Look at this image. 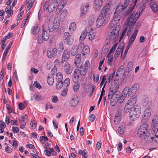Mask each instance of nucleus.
Instances as JSON below:
<instances>
[{"mask_svg": "<svg viewBox=\"0 0 158 158\" xmlns=\"http://www.w3.org/2000/svg\"><path fill=\"white\" fill-rule=\"evenodd\" d=\"M138 19V17H136L135 14L132 13L130 17H128L127 19L125 27L123 30L121 37V40L124 35L128 28L129 27V29H133L134 25Z\"/></svg>", "mask_w": 158, "mask_h": 158, "instance_id": "nucleus-1", "label": "nucleus"}, {"mask_svg": "<svg viewBox=\"0 0 158 158\" xmlns=\"http://www.w3.org/2000/svg\"><path fill=\"white\" fill-rule=\"evenodd\" d=\"M129 116L130 119L134 121L137 119L140 116L141 108L140 106L138 105L133 106L132 108H129L128 110Z\"/></svg>", "mask_w": 158, "mask_h": 158, "instance_id": "nucleus-2", "label": "nucleus"}, {"mask_svg": "<svg viewBox=\"0 0 158 158\" xmlns=\"http://www.w3.org/2000/svg\"><path fill=\"white\" fill-rule=\"evenodd\" d=\"M133 0H126L123 6L126 5V7L122 11V16H126L130 14L133 10L136 4L134 5ZM136 4V3H135Z\"/></svg>", "mask_w": 158, "mask_h": 158, "instance_id": "nucleus-3", "label": "nucleus"}, {"mask_svg": "<svg viewBox=\"0 0 158 158\" xmlns=\"http://www.w3.org/2000/svg\"><path fill=\"white\" fill-rule=\"evenodd\" d=\"M126 6L119 5L117 6L112 20H114L117 23L118 22L121 16H122V11L125 9Z\"/></svg>", "mask_w": 158, "mask_h": 158, "instance_id": "nucleus-4", "label": "nucleus"}, {"mask_svg": "<svg viewBox=\"0 0 158 158\" xmlns=\"http://www.w3.org/2000/svg\"><path fill=\"white\" fill-rule=\"evenodd\" d=\"M148 125L146 123L143 124L138 129L137 133V135L140 138L145 136L148 134Z\"/></svg>", "mask_w": 158, "mask_h": 158, "instance_id": "nucleus-5", "label": "nucleus"}, {"mask_svg": "<svg viewBox=\"0 0 158 158\" xmlns=\"http://www.w3.org/2000/svg\"><path fill=\"white\" fill-rule=\"evenodd\" d=\"M120 30V26L118 25L116 26L108 35V39L114 41H116L118 37V32Z\"/></svg>", "mask_w": 158, "mask_h": 158, "instance_id": "nucleus-6", "label": "nucleus"}, {"mask_svg": "<svg viewBox=\"0 0 158 158\" xmlns=\"http://www.w3.org/2000/svg\"><path fill=\"white\" fill-rule=\"evenodd\" d=\"M109 19L100 15L98 16L96 21V26L99 28L105 25L108 22Z\"/></svg>", "mask_w": 158, "mask_h": 158, "instance_id": "nucleus-7", "label": "nucleus"}, {"mask_svg": "<svg viewBox=\"0 0 158 158\" xmlns=\"http://www.w3.org/2000/svg\"><path fill=\"white\" fill-rule=\"evenodd\" d=\"M137 100V97L135 96L131 97L128 101L127 103L125 105L124 108V111L127 113L128 111L129 108H132V106L135 104Z\"/></svg>", "mask_w": 158, "mask_h": 158, "instance_id": "nucleus-8", "label": "nucleus"}, {"mask_svg": "<svg viewBox=\"0 0 158 158\" xmlns=\"http://www.w3.org/2000/svg\"><path fill=\"white\" fill-rule=\"evenodd\" d=\"M60 23L55 19L53 22H50L48 24V29L49 32L56 31L59 28Z\"/></svg>", "mask_w": 158, "mask_h": 158, "instance_id": "nucleus-9", "label": "nucleus"}, {"mask_svg": "<svg viewBox=\"0 0 158 158\" xmlns=\"http://www.w3.org/2000/svg\"><path fill=\"white\" fill-rule=\"evenodd\" d=\"M110 5L108 3L103 7L100 12V14L99 15L103 16L106 17L110 19V14L109 13L110 10Z\"/></svg>", "mask_w": 158, "mask_h": 158, "instance_id": "nucleus-10", "label": "nucleus"}, {"mask_svg": "<svg viewBox=\"0 0 158 158\" xmlns=\"http://www.w3.org/2000/svg\"><path fill=\"white\" fill-rule=\"evenodd\" d=\"M64 41L65 44L69 45H71L73 44V39L72 36H70L69 33L66 32L64 34Z\"/></svg>", "mask_w": 158, "mask_h": 158, "instance_id": "nucleus-11", "label": "nucleus"}, {"mask_svg": "<svg viewBox=\"0 0 158 158\" xmlns=\"http://www.w3.org/2000/svg\"><path fill=\"white\" fill-rule=\"evenodd\" d=\"M152 110L150 107H147L145 109L143 115L142 119L145 122L148 121L151 115Z\"/></svg>", "mask_w": 158, "mask_h": 158, "instance_id": "nucleus-12", "label": "nucleus"}, {"mask_svg": "<svg viewBox=\"0 0 158 158\" xmlns=\"http://www.w3.org/2000/svg\"><path fill=\"white\" fill-rule=\"evenodd\" d=\"M74 64L76 67L78 68H81L83 63L81 61V56L80 54H77L74 59Z\"/></svg>", "mask_w": 158, "mask_h": 158, "instance_id": "nucleus-13", "label": "nucleus"}, {"mask_svg": "<svg viewBox=\"0 0 158 158\" xmlns=\"http://www.w3.org/2000/svg\"><path fill=\"white\" fill-rule=\"evenodd\" d=\"M152 127L153 131L158 130V115H155L152 120Z\"/></svg>", "mask_w": 158, "mask_h": 158, "instance_id": "nucleus-14", "label": "nucleus"}, {"mask_svg": "<svg viewBox=\"0 0 158 158\" xmlns=\"http://www.w3.org/2000/svg\"><path fill=\"white\" fill-rule=\"evenodd\" d=\"M64 87V91L62 93V96H65L66 94V92L68 91V87L70 84V80L69 78H66L63 83Z\"/></svg>", "mask_w": 158, "mask_h": 158, "instance_id": "nucleus-15", "label": "nucleus"}, {"mask_svg": "<svg viewBox=\"0 0 158 158\" xmlns=\"http://www.w3.org/2000/svg\"><path fill=\"white\" fill-rule=\"evenodd\" d=\"M123 48L124 44L123 43L121 42L118 45L114 55V56L115 58H117L118 57L120 53H121V57L122 56Z\"/></svg>", "mask_w": 158, "mask_h": 158, "instance_id": "nucleus-16", "label": "nucleus"}, {"mask_svg": "<svg viewBox=\"0 0 158 158\" xmlns=\"http://www.w3.org/2000/svg\"><path fill=\"white\" fill-rule=\"evenodd\" d=\"M89 3L83 4L81 6V15L86 14L89 10Z\"/></svg>", "mask_w": 158, "mask_h": 158, "instance_id": "nucleus-17", "label": "nucleus"}, {"mask_svg": "<svg viewBox=\"0 0 158 158\" xmlns=\"http://www.w3.org/2000/svg\"><path fill=\"white\" fill-rule=\"evenodd\" d=\"M70 52L69 50H65L63 53L61 62H67L70 57Z\"/></svg>", "mask_w": 158, "mask_h": 158, "instance_id": "nucleus-18", "label": "nucleus"}, {"mask_svg": "<svg viewBox=\"0 0 158 158\" xmlns=\"http://www.w3.org/2000/svg\"><path fill=\"white\" fill-rule=\"evenodd\" d=\"M66 3V1L65 0H61L59 2L58 6L56 9V13L58 15L60 13L62 9Z\"/></svg>", "mask_w": 158, "mask_h": 158, "instance_id": "nucleus-19", "label": "nucleus"}, {"mask_svg": "<svg viewBox=\"0 0 158 158\" xmlns=\"http://www.w3.org/2000/svg\"><path fill=\"white\" fill-rule=\"evenodd\" d=\"M102 4V0H94L93 7L95 11L98 10L101 8Z\"/></svg>", "mask_w": 158, "mask_h": 158, "instance_id": "nucleus-20", "label": "nucleus"}, {"mask_svg": "<svg viewBox=\"0 0 158 158\" xmlns=\"http://www.w3.org/2000/svg\"><path fill=\"white\" fill-rule=\"evenodd\" d=\"M28 118V116L26 114L22 115L21 116V118L19 119V121L21 124L20 128L21 129H23L26 124V120Z\"/></svg>", "mask_w": 158, "mask_h": 158, "instance_id": "nucleus-21", "label": "nucleus"}, {"mask_svg": "<svg viewBox=\"0 0 158 158\" xmlns=\"http://www.w3.org/2000/svg\"><path fill=\"white\" fill-rule=\"evenodd\" d=\"M64 69L65 72L68 74H70L72 71L69 64L67 62L64 64Z\"/></svg>", "mask_w": 158, "mask_h": 158, "instance_id": "nucleus-22", "label": "nucleus"}, {"mask_svg": "<svg viewBox=\"0 0 158 158\" xmlns=\"http://www.w3.org/2000/svg\"><path fill=\"white\" fill-rule=\"evenodd\" d=\"M57 49L56 48H54L52 50H48L47 51V56L49 58H51L53 56H55L57 52Z\"/></svg>", "mask_w": 158, "mask_h": 158, "instance_id": "nucleus-23", "label": "nucleus"}, {"mask_svg": "<svg viewBox=\"0 0 158 158\" xmlns=\"http://www.w3.org/2000/svg\"><path fill=\"white\" fill-rule=\"evenodd\" d=\"M139 88V85L137 84H135L129 89L130 93L133 94H135L138 91Z\"/></svg>", "mask_w": 158, "mask_h": 158, "instance_id": "nucleus-24", "label": "nucleus"}, {"mask_svg": "<svg viewBox=\"0 0 158 158\" xmlns=\"http://www.w3.org/2000/svg\"><path fill=\"white\" fill-rule=\"evenodd\" d=\"M120 93L119 92H109L108 95V98H109L113 97L114 98L118 99L120 97Z\"/></svg>", "mask_w": 158, "mask_h": 158, "instance_id": "nucleus-25", "label": "nucleus"}, {"mask_svg": "<svg viewBox=\"0 0 158 158\" xmlns=\"http://www.w3.org/2000/svg\"><path fill=\"white\" fill-rule=\"evenodd\" d=\"M88 39L90 41L93 40L96 35L95 31L91 29L90 30H88Z\"/></svg>", "mask_w": 158, "mask_h": 158, "instance_id": "nucleus-26", "label": "nucleus"}, {"mask_svg": "<svg viewBox=\"0 0 158 158\" xmlns=\"http://www.w3.org/2000/svg\"><path fill=\"white\" fill-rule=\"evenodd\" d=\"M79 70L78 69H76L74 72L73 77V82H77L78 80L79 77Z\"/></svg>", "mask_w": 158, "mask_h": 158, "instance_id": "nucleus-27", "label": "nucleus"}, {"mask_svg": "<svg viewBox=\"0 0 158 158\" xmlns=\"http://www.w3.org/2000/svg\"><path fill=\"white\" fill-rule=\"evenodd\" d=\"M138 31L135 30L134 31L132 35L130 37L129 41L128 44L131 45L134 42L137 35Z\"/></svg>", "mask_w": 158, "mask_h": 158, "instance_id": "nucleus-28", "label": "nucleus"}, {"mask_svg": "<svg viewBox=\"0 0 158 158\" xmlns=\"http://www.w3.org/2000/svg\"><path fill=\"white\" fill-rule=\"evenodd\" d=\"M79 101V98L77 96H74L70 101V103L72 106H76Z\"/></svg>", "mask_w": 158, "mask_h": 158, "instance_id": "nucleus-29", "label": "nucleus"}, {"mask_svg": "<svg viewBox=\"0 0 158 158\" xmlns=\"http://www.w3.org/2000/svg\"><path fill=\"white\" fill-rule=\"evenodd\" d=\"M49 33L48 32L46 31H45L44 29H43L42 36L43 40L44 41H46L49 39Z\"/></svg>", "mask_w": 158, "mask_h": 158, "instance_id": "nucleus-30", "label": "nucleus"}, {"mask_svg": "<svg viewBox=\"0 0 158 158\" xmlns=\"http://www.w3.org/2000/svg\"><path fill=\"white\" fill-rule=\"evenodd\" d=\"M40 31V28L38 27V26L37 25L33 26L32 27L31 30V32L32 34L36 35L39 33Z\"/></svg>", "mask_w": 158, "mask_h": 158, "instance_id": "nucleus-31", "label": "nucleus"}, {"mask_svg": "<svg viewBox=\"0 0 158 158\" xmlns=\"http://www.w3.org/2000/svg\"><path fill=\"white\" fill-rule=\"evenodd\" d=\"M150 6L154 13H156L158 10V8L157 5L156 3L154 2H151Z\"/></svg>", "mask_w": 158, "mask_h": 158, "instance_id": "nucleus-32", "label": "nucleus"}, {"mask_svg": "<svg viewBox=\"0 0 158 158\" xmlns=\"http://www.w3.org/2000/svg\"><path fill=\"white\" fill-rule=\"evenodd\" d=\"M147 135L145 136L144 137V139L145 142L148 143H151L154 139V138L148 134Z\"/></svg>", "mask_w": 158, "mask_h": 158, "instance_id": "nucleus-33", "label": "nucleus"}, {"mask_svg": "<svg viewBox=\"0 0 158 158\" xmlns=\"http://www.w3.org/2000/svg\"><path fill=\"white\" fill-rule=\"evenodd\" d=\"M118 88V85L116 83H114L112 84L110 86V92H115Z\"/></svg>", "mask_w": 158, "mask_h": 158, "instance_id": "nucleus-34", "label": "nucleus"}, {"mask_svg": "<svg viewBox=\"0 0 158 158\" xmlns=\"http://www.w3.org/2000/svg\"><path fill=\"white\" fill-rule=\"evenodd\" d=\"M82 55L85 56L88 54L90 52V49L89 46L87 45H85L83 48L82 50Z\"/></svg>", "mask_w": 158, "mask_h": 158, "instance_id": "nucleus-35", "label": "nucleus"}, {"mask_svg": "<svg viewBox=\"0 0 158 158\" xmlns=\"http://www.w3.org/2000/svg\"><path fill=\"white\" fill-rule=\"evenodd\" d=\"M121 114L119 112L117 111L115 114V116L114 118V123L115 124H118L120 119Z\"/></svg>", "mask_w": 158, "mask_h": 158, "instance_id": "nucleus-36", "label": "nucleus"}, {"mask_svg": "<svg viewBox=\"0 0 158 158\" xmlns=\"http://www.w3.org/2000/svg\"><path fill=\"white\" fill-rule=\"evenodd\" d=\"M129 91V88L128 86L126 87L123 89L122 93V96L126 97L127 94H131Z\"/></svg>", "mask_w": 158, "mask_h": 158, "instance_id": "nucleus-37", "label": "nucleus"}, {"mask_svg": "<svg viewBox=\"0 0 158 158\" xmlns=\"http://www.w3.org/2000/svg\"><path fill=\"white\" fill-rule=\"evenodd\" d=\"M47 81L49 85L51 86L53 84L54 82V77L52 75L48 76Z\"/></svg>", "mask_w": 158, "mask_h": 158, "instance_id": "nucleus-38", "label": "nucleus"}, {"mask_svg": "<svg viewBox=\"0 0 158 158\" xmlns=\"http://www.w3.org/2000/svg\"><path fill=\"white\" fill-rule=\"evenodd\" d=\"M88 33V30H87V29L86 28V29L85 30L84 32L81 34L80 37V40H81V41L84 40L85 38Z\"/></svg>", "mask_w": 158, "mask_h": 158, "instance_id": "nucleus-39", "label": "nucleus"}, {"mask_svg": "<svg viewBox=\"0 0 158 158\" xmlns=\"http://www.w3.org/2000/svg\"><path fill=\"white\" fill-rule=\"evenodd\" d=\"M125 125L123 124L120 126L118 128V133L122 135L123 134L125 130Z\"/></svg>", "mask_w": 158, "mask_h": 158, "instance_id": "nucleus-40", "label": "nucleus"}, {"mask_svg": "<svg viewBox=\"0 0 158 158\" xmlns=\"http://www.w3.org/2000/svg\"><path fill=\"white\" fill-rule=\"evenodd\" d=\"M11 47L10 46V45H8L6 49L5 50V52L3 54L2 60L4 61L6 58V56L9 51V50L10 49Z\"/></svg>", "mask_w": 158, "mask_h": 158, "instance_id": "nucleus-41", "label": "nucleus"}, {"mask_svg": "<svg viewBox=\"0 0 158 158\" xmlns=\"http://www.w3.org/2000/svg\"><path fill=\"white\" fill-rule=\"evenodd\" d=\"M110 104L111 106H114L117 102L118 101V99L114 98H110Z\"/></svg>", "mask_w": 158, "mask_h": 158, "instance_id": "nucleus-42", "label": "nucleus"}, {"mask_svg": "<svg viewBox=\"0 0 158 158\" xmlns=\"http://www.w3.org/2000/svg\"><path fill=\"white\" fill-rule=\"evenodd\" d=\"M67 10L66 9H64L62 11L60 16L61 17H62L63 19H65V17L67 16Z\"/></svg>", "mask_w": 158, "mask_h": 158, "instance_id": "nucleus-43", "label": "nucleus"}, {"mask_svg": "<svg viewBox=\"0 0 158 158\" xmlns=\"http://www.w3.org/2000/svg\"><path fill=\"white\" fill-rule=\"evenodd\" d=\"M87 69L86 68H82L81 70H79V73L82 76H85L87 73Z\"/></svg>", "mask_w": 158, "mask_h": 158, "instance_id": "nucleus-44", "label": "nucleus"}, {"mask_svg": "<svg viewBox=\"0 0 158 158\" xmlns=\"http://www.w3.org/2000/svg\"><path fill=\"white\" fill-rule=\"evenodd\" d=\"M56 80L57 81H62L63 76L61 73H58L56 76Z\"/></svg>", "mask_w": 158, "mask_h": 158, "instance_id": "nucleus-45", "label": "nucleus"}, {"mask_svg": "<svg viewBox=\"0 0 158 158\" xmlns=\"http://www.w3.org/2000/svg\"><path fill=\"white\" fill-rule=\"evenodd\" d=\"M76 28V24L74 22H72L70 24L69 29L71 31H73Z\"/></svg>", "mask_w": 158, "mask_h": 158, "instance_id": "nucleus-46", "label": "nucleus"}, {"mask_svg": "<svg viewBox=\"0 0 158 158\" xmlns=\"http://www.w3.org/2000/svg\"><path fill=\"white\" fill-rule=\"evenodd\" d=\"M78 52H79L76 47L72 48L71 50V54L72 56H75Z\"/></svg>", "mask_w": 158, "mask_h": 158, "instance_id": "nucleus-47", "label": "nucleus"}, {"mask_svg": "<svg viewBox=\"0 0 158 158\" xmlns=\"http://www.w3.org/2000/svg\"><path fill=\"white\" fill-rule=\"evenodd\" d=\"M64 48L63 42H60L58 45V51L60 52H61L64 50Z\"/></svg>", "mask_w": 158, "mask_h": 158, "instance_id": "nucleus-48", "label": "nucleus"}, {"mask_svg": "<svg viewBox=\"0 0 158 158\" xmlns=\"http://www.w3.org/2000/svg\"><path fill=\"white\" fill-rule=\"evenodd\" d=\"M80 88V85L78 83L75 84L73 87V90L75 93L77 92L78 91Z\"/></svg>", "mask_w": 158, "mask_h": 158, "instance_id": "nucleus-49", "label": "nucleus"}, {"mask_svg": "<svg viewBox=\"0 0 158 158\" xmlns=\"http://www.w3.org/2000/svg\"><path fill=\"white\" fill-rule=\"evenodd\" d=\"M153 131V133L155 134V137H154V141L156 143H158V130Z\"/></svg>", "mask_w": 158, "mask_h": 158, "instance_id": "nucleus-50", "label": "nucleus"}, {"mask_svg": "<svg viewBox=\"0 0 158 158\" xmlns=\"http://www.w3.org/2000/svg\"><path fill=\"white\" fill-rule=\"evenodd\" d=\"M63 86V83L62 81H57L56 85V87L57 89H60Z\"/></svg>", "mask_w": 158, "mask_h": 158, "instance_id": "nucleus-51", "label": "nucleus"}, {"mask_svg": "<svg viewBox=\"0 0 158 158\" xmlns=\"http://www.w3.org/2000/svg\"><path fill=\"white\" fill-rule=\"evenodd\" d=\"M89 23L90 26L93 25L94 23V19L93 16H90L89 19Z\"/></svg>", "mask_w": 158, "mask_h": 158, "instance_id": "nucleus-52", "label": "nucleus"}, {"mask_svg": "<svg viewBox=\"0 0 158 158\" xmlns=\"http://www.w3.org/2000/svg\"><path fill=\"white\" fill-rule=\"evenodd\" d=\"M84 44L83 43H80L79 44L77 47V48L79 52L80 51H82L83 48L84 47Z\"/></svg>", "mask_w": 158, "mask_h": 158, "instance_id": "nucleus-53", "label": "nucleus"}, {"mask_svg": "<svg viewBox=\"0 0 158 158\" xmlns=\"http://www.w3.org/2000/svg\"><path fill=\"white\" fill-rule=\"evenodd\" d=\"M40 139L43 143H44L45 142L48 141V138L47 136H42L40 137Z\"/></svg>", "mask_w": 158, "mask_h": 158, "instance_id": "nucleus-54", "label": "nucleus"}, {"mask_svg": "<svg viewBox=\"0 0 158 158\" xmlns=\"http://www.w3.org/2000/svg\"><path fill=\"white\" fill-rule=\"evenodd\" d=\"M49 2L48 1H47L43 6V9L44 10H46L48 9L49 5Z\"/></svg>", "mask_w": 158, "mask_h": 158, "instance_id": "nucleus-55", "label": "nucleus"}, {"mask_svg": "<svg viewBox=\"0 0 158 158\" xmlns=\"http://www.w3.org/2000/svg\"><path fill=\"white\" fill-rule=\"evenodd\" d=\"M56 6V4H52L51 3H50L49 5L48 10L52 12V11L54 10V9Z\"/></svg>", "mask_w": 158, "mask_h": 158, "instance_id": "nucleus-56", "label": "nucleus"}, {"mask_svg": "<svg viewBox=\"0 0 158 158\" xmlns=\"http://www.w3.org/2000/svg\"><path fill=\"white\" fill-rule=\"evenodd\" d=\"M33 85L35 87L38 88L39 89H40L42 88L40 84L37 81H35Z\"/></svg>", "mask_w": 158, "mask_h": 158, "instance_id": "nucleus-57", "label": "nucleus"}, {"mask_svg": "<svg viewBox=\"0 0 158 158\" xmlns=\"http://www.w3.org/2000/svg\"><path fill=\"white\" fill-rule=\"evenodd\" d=\"M127 67L130 69L129 71H131L133 68V62L131 61L129 62L127 64Z\"/></svg>", "mask_w": 158, "mask_h": 158, "instance_id": "nucleus-58", "label": "nucleus"}, {"mask_svg": "<svg viewBox=\"0 0 158 158\" xmlns=\"http://www.w3.org/2000/svg\"><path fill=\"white\" fill-rule=\"evenodd\" d=\"M33 97L34 99L36 101H39L40 99V98L39 96V94L37 93L34 94Z\"/></svg>", "mask_w": 158, "mask_h": 158, "instance_id": "nucleus-59", "label": "nucleus"}, {"mask_svg": "<svg viewBox=\"0 0 158 158\" xmlns=\"http://www.w3.org/2000/svg\"><path fill=\"white\" fill-rule=\"evenodd\" d=\"M117 23L116 22H115L114 20H112L110 23L109 26L110 27V28H111L114 27L115 25H116L117 24Z\"/></svg>", "mask_w": 158, "mask_h": 158, "instance_id": "nucleus-60", "label": "nucleus"}, {"mask_svg": "<svg viewBox=\"0 0 158 158\" xmlns=\"http://www.w3.org/2000/svg\"><path fill=\"white\" fill-rule=\"evenodd\" d=\"M95 116L94 114H91L89 117V119L91 122H93L95 119Z\"/></svg>", "mask_w": 158, "mask_h": 158, "instance_id": "nucleus-61", "label": "nucleus"}, {"mask_svg": "<svg viewBox=\"0 0 158 158\" xmlns=\"http://www.w3.org/2000/svg\"><path fill=\"white\" fill-rule=\"evenodd\" d=\"M19 128L18 127H12V130L14 133H17L19 132Z\"/></svg>", "mask_w": 158, "mask_h": 158, "instance_id": "nucleus-62", "label": "nucleus"}, {"mask_svg": "<svg viewBox=\"0 0 158 158\" xmlns=\"http://www.w3.org/2000/svg\"><path fill=\"white\" fill-rule=\"evenodd\" d=\"M110 44L109 43H107L106 44L104 48L105 52L108 51V49L110 48Z\"/></svg>", "mask_w": 158, "mask_h": 158, "instance_id": "nucleus-63", "label": "nucleus"}, {"mask_svg": "<svg viewBox=\"0 0 158 158\" xmlns=\"http://www.w3.org/2000/svg\"><path fill=\"white\" fill-rule=\"evenodd\" d=\"M126 98V97H125L122 96H121L118 99V102H119V103H122Z\"/></svg>", "mask_w": 158, "mask_h": 158, "instance_id": "nucleus-64", "label": "nucleus"}]
</instances>
